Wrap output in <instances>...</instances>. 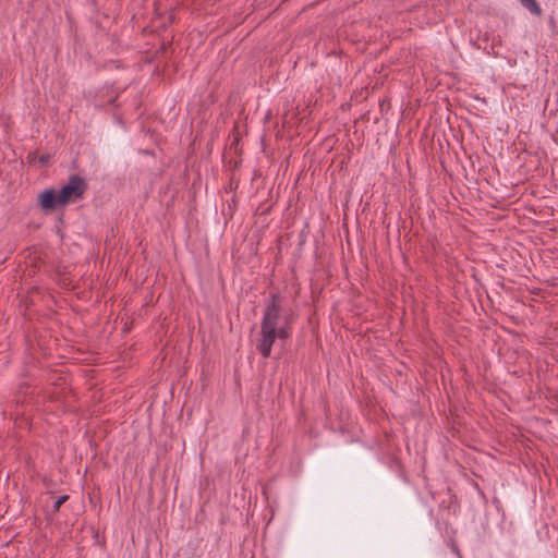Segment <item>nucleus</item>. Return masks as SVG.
Masks as SVG:
<instances>
[{"label":"nucleus","mask_w":558,"mask_h":558,"mask_svg":"<svg viewBox=\"0 0 558 558\" xmlns=\"http://www.w3.org/2000/svg\"><path fill=\"white\" fill-rule=\"evenodd\" d=\"M87 189L88 184L84 178L77 174H72L70 175L66 184L58 191L60 193V199L68 205L82 199Z\"/></svg>","instance_id":"nucleus-2"},{"label":"nucleus","mask_w":558,"mask_h":558,"mask_svg":"<svg viewBox=\"0 0 558 558\" xmlns=\"http://www.w3.org/2000/svg\"><path fill=\"white\" fill-rule=\"evenodd\" d=\"M46 160H47V158H46V157H44V156L40 158V161H41V162H45Z\"/></svg>","instance_id":"nucleus-6"},{"label":"nucleus","mask_w":558,"mask_h":558,"mask_svg":"<svg viewBox=\"0 0 558 558\" xmlns=\"http://www.w3.org/2000/svg\"><path fill=\"white\" fill-rule=\"evenodd\" d=\"M38 205L46 213L53 211L58 206H65L64 202L60 199L59 191L54 189L43 191L38 195Z\"/></svg>","instance_id":"nucleus-3"},{"label":"nucleus","mask_w":558,"mask_h":558,"mask_svg":"<svg viewBox=\"0 0 558 558\" xmlns=\"http://www.w3.org/2000/svg\"><path fill=\"white\" fill-rule=\"evenodd\" d=\"M521 3L530 10L532 13L539 15L542 13V9L536 2V0H520Z\"/></svg>","instance_id":"nucleus-4"},{"label":"nucleus","mask_w":558,"mask_h":558,"mask_svg":"<svg viewBox=\"0 0 558 558\" xmlns=\"http://www.w3.org/2000/svg\"><path fill=\"white\" fill-rule=\"evenodd\" d=\"M291 335L292 313L284 310L279 294L271 293L264 310L256 349L263 357L267 359L270 356L276 339L286 341Z\"/></svg>","instance_id":"nucleus-1"},{"label":"nucleus","mask_w":558,"mask_h":558,"mask_svg":"<svg viewBox=\"0 0 558 558\" xmlns=\"http://www.w3.org/2000/svg\"><path fill=\"white\" fill-rule=\"evenodd\" d=\"M69 500V495H62L60 496L56 501H54V505L52 507V513L56 514L57 512H59L60 510V507L66 502Z\"/></svg>","instance_id":"nucleus-5"}]
</instances>
